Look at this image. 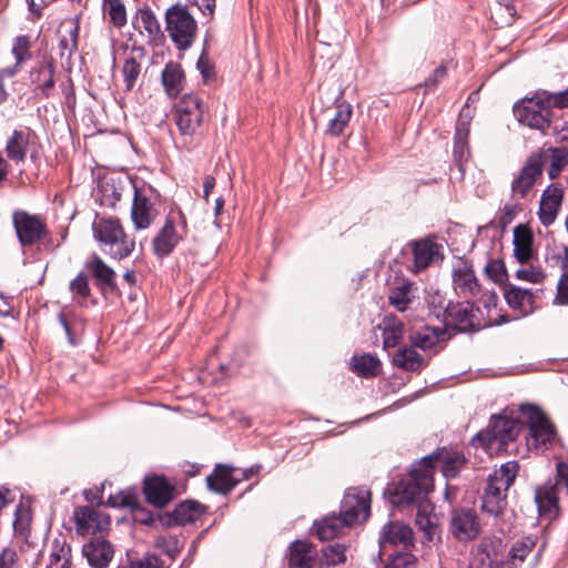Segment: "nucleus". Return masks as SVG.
Masks as SVG:
<instances>
[{
  "mask_svg": "<svg viewBox=\"0 0 568 568\" xmlns=\"http://www.w3.org/2000/svg\"><path fill=\"white\" fill-rule=\"evenodd\" d=\"M449 531L458 541L475 540L481 532V525L471 508L457 507L452 511Z\"/></svg>",
  "mask_w": 568,
  "mask_h": 568,
  "instance_id": "nucleus-11",
  "label": "nucleus"
},
{
  "mask_svg": "<svg viewBox=\"0 0 568 568\" xmlns=\"http://www.w3.org/2000/svg\"><path fill=\"white\" fill-rule=\"evenodd\" d=\"M31 38L30 36H27V34H23V36H18L14 40H13V45H12V54L16 59V62H18V64H22L30 60L31 59Z\"/></svg>",
  "mask_w": 568,
  "mask_h": 568,
  "instance_id": "nucleus-49",
  "label": "nucleus"
},
{
  "mask_svg": "<svg viewBox=\"0 0 568 568\" xmlns=\"http://www.w3.org/2000/svg\"><path fill=\"white\" fill-rule=\"evenodd\" d=\"M12 222L22 246L34 245L48 234L44 221L40 216L26 211H16L12 215Z\"/></svg>",
  "mask_w": 568,
  "mask_h": 568,
  "instance_id": "nucleus-10",
  "label": "nucleus"
},
{
  "mask_svg": "<svg viewBox=\"0 0 568 568\" xmlns=\"http://www.w3.org/2000/svg\"><path fill=\"white\" fill-rule=\"evenodd\" d=\"M77 528L81 534H94L109 525V517L90 506L79 507L74 511Z\"/></svg>",
  "mask_w": 568,
  "mask_h": 568,
  "instance_id": "nucleus-24",
  "label": "nucleus"
},
{
  "mask_svg": "<svg viewBox=\"0 0 568 568\" xmlns=\"http://www.w3.org/2000/svg\"><path fill=\"white\" fill-rule=\"evenodd\" d=\"M38 141L37 133L28 126L13 130L6 143V154L9 160L14 163H21L26 160L27 154L36 145Z\"/></svg>",
  "mask_w": 568,
  "mask_h": 568,
  "instance_id": "nucleus-18",
  "label": "nucleus"
},
{
  "mask_svg": "<svg viewBox=\"0 0 568 568\" xmlns=\"http://www.w3.org/2000/svg\"><path fill=\"white\" fill-rule=\"evenodd\" d=\"M536 153H545V162L550 161L547 170L548 178L550 180L557 179L562 170L568 165V149L567 148H548L539 150Z\"/></svg>",
  "mask_w": 568,
  "mask_h": 568,
  "instance_id": "nucleus-37",
  "label": "nucleus"
},
{
  "mask_svg": "<svg viewBox=\"0 0 568 568\" xmlns=\"http://www.w3.org/2000/svg\"><path fill=\"white\" fill-rule=\"evenodd\" d=\"M69 288L72 293L73 301L80 306H83L85 304L87 298L91 295L89 277L83 272L79 273L70 282Z\"/></svg>",
  "mask_w": 568,
  "mask_h": 568,
  "instance_id": "nucleus-46",
  "label": "nucleus"
},
{
  "mask_svg": "<svg viewBox=\"0 0 568 568\" xmlns=\"http://www.w3.org/2000/svg\"><path fill=\"white\" fill-rule=\"evenodd\" d=\"M454 290L462 296L477 297L480 293V284L475 275L470 261L458 257L453 263L452 270Z\"/></svg>",
  "mask_w": 568,
  "mask_h": 568,
  "instance_id": "nucleus-17",
  "label": "nucleus"
},
{
  "mask_svg": "<svg viewBox=\"0 0 568 568\" xmlns=\"http://www.w3.org/2000/svg\"><path fill=\"white\" fill-rule=\"evenodd\" d=\"M371 511V493L365 489H349L342 501L341 515L348 525L364 521Z\"/></svg>",
  "mask_w": 568,
  "mask_h": 568,
  "instance_id": "nucleus-13",
  "label": "nucleus"
},
{
  "mask_svg": "<svg viewBox=\"0 0 568 568\" xmlns=\"http://www.w3.org/2000/svg\"><path fill=\"white\" fill-rule=\"evenodd\" d=\"M82 552L92 568H106L114 550L102 536H94L83 545Z\"/></svg>",
  "mask_w": 568,
  "mask_h": 568,
  "instance_id": "nucleus-19",
  "label": "nucleus"
},
{
  "mask_svg": "<svg viewBox=\"0 0 568 568\" xmlns=\"http://www.w3.org/2000/svg\"><path fill=\"white\" fill-rule=\"evenodd\" d=\"M104 6L108 11L110 22L116 27L122 28L126 23V10L122 0H104Z\"/></svg>",
  "mask_w": 568,
  "mask_h": 568,
  "instance_id": "nucleus-48",
  "label": "nucleus"
},
{
  "mask_svg": "<svg viewBox=\"0 0 568 568\" xmlns=\"http://www.w3.org/2000/svg\"><path fill=\"white\" fill-rule=\"evenodd\" d=\"M404 336V324L396 316H386L383 321V346L395 347Z\"/></svg>",
  "mask_w": 568,
  "mask_h": 568,
  "instance_id": "nucleus-40",
  "label": "nucleus"
},
{
  "mask_svg": "<svg viewBox=\"0 0 568 568\" xmlns=\"http://www.w3.org/2000/svg\"><path fill=\"white\" fill-rule=\"evenodd\" d=\"M517 277L531 283H539L544 280L545 273L540 268H521L517 271Z\"/></svg>",
  "mask_w": 568,
  "mask_h": 568,
  "instance_id": "nucleus-62",
  "label": "nucleus"
},
{
  "mask_svg": "<svg viewBox=\"0 0 568 568\" xmlns=\"http://www.w3.org/2000/svg\"><path fill=\"white\" fill-rule=\"evenodd\" d=\"M0 568H20L16 549L7 547L0 552Z\"/></svg>",
  "mask_w": 568,
  "mask_h": 568,
  "instance_id": "nucleus-60",
  "label": "nucleus"
},
{
  "mask_svg": "<svg viewBox=\"0 0 568 568\" xmlns=\"http://www.w3.org/2000/svg\"><path fill=\"white\" fill-rule=\"evenodd\" d=\"M546 263L552 268L565 271L568 268V246L564 243H554L547 247Z\"/></svg>",
  "mask_w": 568,
  "mask_h": 568,
  "instance_id": "nucleus-44",
  "label": "nucleus"
},
{
  "mask_svg": "<svg viewBox=\"0 0 568 568\" xmlns=\"http://www.w3.org/2000/svg\"><path fill=\"white\" fill-rule=\"evenodd\" d=\"M505 300L507 304L516 311H519L521 315H528L535 310V294L524 287L509 285L505 288Z\"/></svg>",
  "mask_w": 568,
  "mask_h": 568,
  "instance_id": "nucleus-27",
  "label": "nucleus"
},
{
  "mask_svg": "<svg viewBox=\"0 0 568 568\" xmlns=\"http://www.w3.org/2000/svg\"><path fill=\"white\" fill-rule=\"evenodd\" d=\"M59 39L60 55L70 58L78 50L79 22L78 19H67L61 22Z\"/></svg>",
  "mask_w": 568,
  "mask_h": 568,
  "instance_id": "nucleus-31",
  "label": "nucleus"
},
{
  "mask_svg": "<svg viewBox=\"0 0 568 568\" xmlns=\"http://www.w3.org/2000/svg\"><path fill=\"white\" fill-rule=\"evenodd\" d=\"M379 359L371 354L353 356L352 369L359 376L373 377L381 373Z\"/></svg>",
  "mask_w": 568,
  "mask_h": 568,
  "instance_id": "nucleus-42",
  "label": "nucleus"
},
{
  "mask_svg": "<svg viewBox=\"0 0 568 568\" xmlns=\"http://www.w3.org/2000/svg\"><path fill=\"white\" fill-rule=\"evenodd\" d=\"M485 272L489 278L499 283L506 278V268L501 261L491 260L485 266Z\"/></svg>",
  "mask_w": 568,
  "mask_h": 568,
  "instance_id": "nucleus-58",
  "label": "nucleus"
},
{
  "mask_svg": "<svg viewBox=\"0 0 568 568\" xmlns=\"http://www.w3.org/2000/svg\"><path fill=\"white\" fill-rule=\"evenodd\" d=\"M476 312H478V308H475L468 302L449 304L445 311V320L448 325L465 332L478 325L476 323Z\"/></svg>",
  "mask_w": 568,
  "mask_h": 568,
  "instance_id": "nucleus-22",
  "label": "nucleus"
},
{
  "mask_svg": "<svg viewBox=\"0 0 568 568\" xmlns=\"http://www.w3.org/2000/svg\"><path fill=\"white\" fill-rule=\"evenodd\" d=\"M55 64L52 58H43L30 71V83L36 99H49L55 90Z\"/></svg>",
  "mask_w": 568,
  "mask_h": 568,
  "instance_id": "nucleus-12",
  "label": "nucleus"
},
{
  "mask_svg": "<svg viewBox=\"0 0 568 568\" xmlns=\"http://www.w3.org/2000/svg\"><path fill=\"white\" fill-rule=\"evenodd\" d=\"M517 462H507L494 470L488 479L481 496V510L493 516H499L506 508V494L513 485L518 473Z\"/></svg>",
  "mask_w": 568,
  "mask_h": 568,
  "instance_id": "nucleus-4",
  "label": "nucleus"
},
{
  "mask_svg": "<svg viewBox=\"0 0 568 568\" xmlns=\"http://www.w3.org/2000/svg\"><path fill=\"white\" fill-rule=\"evenodd\" d=\"M446 331L442 327L423 325L409 333V343L423 352L438 353L439 344L446 338Z\"/></svg>",
  "mask_w": 568,
  "mask_h": 568,
  "instance_id": "nucleus-20",
  "label": "nucleus"
},
{
  "mask_svg": "<svg viewBox=\"0 0 568 568\" xmlns=\"http://www.w3.org/2000/svg\"><path fill=\"white\" fill-rule=\"evenodd\" d=\"M351 525L346 524L342 515L326 516L314 525L315 532L321 540H331Z\"/></svg>",
  "mask_w": 568,
  "mask_h": 568,
  "instance_id": "nucleus-36",
  "label": "nucleus"
},
{
  "mask_svg": "<svg viewBox=\"0 0 568 568\" xmlns=\"http://www.w3.org/2000/svg\"><path fill=\"white\" fill-rule=\"evenodd\" d=\"M181 235L178 233L175 222L168 217L162 229L153 239V252L158 257L168 256L179 244Z\"/></svg>",
  "mask_w": 568,
  "mask_h": 568,
  "instance_id": "nucleus-23",
  "label": "nucleus"
},
{
  "mask_svg": "<svg viewBox=\"0 0 568 568\" xmlns=\"http://www.w3.org/2000/svg\"><path fill=\"white\" fill-rule=\"evenodd\" d=\"M408 246L413 253L412 272L415 274L444 260L443 245L429 237L412 241Z\"/></svg>",
  "mask_w": 568,
  "mask_h": 568,
  "instance_id": "nucleus-15",
  "label": "nucleus"
},
{
  "mask_svg": "<svg viewBox=\"0 0 568 568\" xmlns=\"http://www.w3.org/2000/svg\"><path fill=\"white\" fill-rule=\"evenodd\" d=\"M184 74L181 65L170 62L162 72V83L170 97H178L182 91Z\"/></svg>",
  "mask_w": 568,
  "mask_h": 568,
  "instance_id": "nucleus-38",
  "label": "nucleus"
},
{
  "mask_svg": "<svg viewBox=\"0 0 568 568\" xmlns=\"http://www.w3.org/2000/svg\"><path fill=\"white\" fill-rule=\"evenodd\" d=\"M140 73L141 63L135 58H126L122 67V74L126 91H131L134 88Z\"/></svg>",
  "mask_w": 568,
  "mask_h": 568,
  "instance_id": "nucleus-50",
  "label": "nucleus"
},
{
  "mask_svg": "<svg viewBox=\"0 0 568 568\" xmlns=\"http://www.w3.org/2000/svg\"><path fill=\"white\" fill-rule=\"evenodd\" d=\"M158 216L154 204L135 189L131 206V221L136 231L146 230Z\"/></svg>",
  "mask_w": 568,
  "mask_h": 568,
  "instance_id": "nucleus-21",
  "label": "nucleus"
},
{
  "mask_svg": "<svg viewBox=\"0 0 568 568\" xmlns=\"http://www.w3.org/2000/svg\"><path fill=\"white\" fill-rule=\"evenodd\" d=\"M202 514V506L195 501L181 503L174 510L175 519L181 524L195 521Z\"/></svg>",
  "mask_w": 568,
  "mask_h": 568,
  "instance_id": "nucleus-47",
  "label": "nucleus"
},
{
  "mask_svg": "<svg viewBox=\"0 0 568 568\" xmlns=\"http://www.w3.org/2000/svg\"><path fill=\"white\" fill-rule=\"evenodd\" d=\"M134 26L140 33L145 32L152 42H156L163 38L160 22L154 12L149 8L139 9L135 16Z\"/></svg>",
  "mask_w": 568,
  "mask_h": 568,
  "instance_id": "nucleus-34",
  "label": "nucleus"
},
{
  "mask_svg": "<svg viewBox=\"0 0 568 568\" xmlns=\"http://www.w3.org/2000/svg\"><path fill=\"white\" fill-rule=\"evenodd\" d=\"M352 106L348 103H338L335 108L334 116L329 120L326 133L332 136L339 135L348 124L352 116Z\"/></svg>",
  "mask_w": 568,
  "mask_h": 568,
  "instance_id": "nucleus-43",
  "label": "nucleus"
},
{
  "mask_svg": "<svg viewBox=\"0 0 568 568\" xmlns=\"http://www.w3.org/2000/svg\"><path fill=\"white\" fill-rule=\"evenodd\" d=\"M417 558L410 550L398 551L388 556L384 568H415Z\"/></svg>",
  "mask_w": 568,
  "mask_h": 568,
  "instance_id": "nucleus-51",
  "label": "nucleus"
},
{
  "mask_svg": "<svg viewBox=\"0 0 568 568\" xmlns=\"http://www.w3.org/2000/svg\"><path fill=\"white\" fill-rule=\"evenodd\" d=\"M523 428V423L506 412L493 416L486 429L479 432L471 440L475 447L483 448L488 455H498L514 442Z\"/></svg>",
  "mask_w": 568,
  "mask_h": 568,
  "instance_id": "nucleus-2",
  "label": "nucleus"
},
{
  "mask_svg": "<svg viewBox=\"0 0 568 568\" xmlns=\"http://www.w3.org/2000/svg\"><path fill=\"white\" fill-rule=\"evenodd\" d=\"M135 245V239L128 235L123 229L122 235H118L115 240L104 248V252L112 258L123 260L133 253Z\"/></svg>",
  "mask_w": 568,
  "mask_h": 568,
  "instance_id": "nucleus-39",
  "label": "nucleus"
},
{
  "mask_svg": "<svg viewBox=\"0 0 568 568\" xmlns=\"http://www.w3.org/2000/svg\"><path fill=\"white\" fill-rule=\"evenodd\" d=\"M126 568H164V565L158 556L146 554L140 558L130 560Z\"/></svg>",
  "mask_w": 568,
  "mask_h": 568,
  "instance_id": "nucleus-57",
  "label": "nucleus"
},
{
  "mask_svg": "<svg viewBox=\"0 0 568 568\" xmlns=\"http://www.w3.org/2000/svg\"><path fill=\"white\" fill-rule=\"evenodd\" d=\"M429 458H422L413 465L408 476L395 487L392 503L394 505H422L434 488L432 470L427 466Z\"/></svg>",
  "mask_w": 568,
  "mask_h": 568,
  "instance_id": "nucleus-3",
  "label": "nucleus"
},
{
  "mask_svg": "<svg viewBox=\"0 0 568 568\" xmlns=\"http://www.w3.org/2000/svg\"><path fill=\"white\" fill-rule=\"evenodd\" d=\"M565 199V187L560 182L550 183L541 193L538 207L540 223L548 227L552 225L561 210Z\"/></svg>",
  "mask_w": 568,
  "mask_h": 568,
  "instance_id": "nucleus-16",
  "label": "nucleus"
},
{
  "mask_svg": "<svg viewBox=\"0 0 568 568\" xmlns=\"http://www.w3.org/2000/svg\"><path fill=\"white\" fill-rule=\"evenodd\" d=\"M379 552H386L388 548H402L412 550L415 542L413 529L402 521H388L381 530Z\"/></svg>",
  "mask_w": 568,
  "mask_h": 568,
  "instance_id": "nucleus-14",
  "label": "nucleus"
},
{
  "mask_svg": "<svg viewBox=\"0 0 568 568\" xmlns=\"http://www.w3.org/2000/svg\"><path fill=\"white\" fill-rule=\"evenodd\" d=\"M554 304L568 305V273H564L558 282Z\"/></svg>",
  "mask_w": 568,
  "mask_h": 568,
  "instance_id": "nucleus-61",
  "label": "nucleus"
},
{
  "mask_svg": "<svg viewBox=\"0 0 568 568\" xmlns=\"http://www.w3.org/2000/svg\"><path fill=\"white\" fill-rule=\"evenodd\" d=\"M87 270L97 280L98 285L103 288L115 287V272L99 255L94 254L87 263Z\"/></svg>",
  "mask_w": 568,
  "mask_h": 568,
  "instance_id": "nucleus-32",
  "label": "nucleus"
},
{
  "mask_svg": "<svg viewBox=\"0 0 568 568\" xmlns=\"http://www.w3.org/2000/svg\"><path fill=\"white\" fill-rule=\"evenodd\" d=\"M108 504L111 507H128L135 509L138 507L139 500L135 494L122 491L119 495L110 496Z\"/></svg>",
  "mask_w": 568,
  "mask_h": 568,
  "instance_id": "nucleus-56",
  "label": "nucleus"
},
{
  "mask_svg": "<svg viewBox=\"0 0 568 568\" xmlns=\"http://www.w3.org/2000/svg\"><path fill=\"white\" fill-rule=\"evenodd\" d=\"M316 549L313 545L295 540L288 548V568H313Z\"/></svg>",
  "mask_w": 568,
  "mask_h": 568,
  "instance_id": "nucleus-28",
  "label": "nucleus"
},
{
  "mask_svg": "<svg viewBox=\"0 0 568 568\" xmlns=\"http://www.w3.org/2000/svg\"><path fill=\"white\" fill-rule=\"evenodd\" d=\"M196 65L204 80H210L214 77V67L204 54L200 57Z\"/></svg>",
  "mask_w": 568,
  "mask_h": 568,
  "instance_id": "nucleus-64",
  "label": "nucleus"
},
{
  "mask_svg": "<svg viewBox=\"0 0 568 568\" xmlns=\"http://www.w3.org/2000/svg\"><path fill=\"white\" fill-rule=\"evenodd\" d=\"M58 321L64 329V333L67 335L69 344L71 346H77L79 342L74 335V328H73L74 321H75V314L72 312L65 313L64 311H61L58 314Z\"/></svg>",
  "mask_w": 568,
  "mask_h": 568,
  "instance_id": "nucleus-53",
  "label": "nucleus"
},
{
  "mask_svg": "<svg viewBox=\"0 0 568 568\" xmlns=\"http://www.w3.org/2000/svg\"><path fill=\"white\" fill-rule=\"evenodd\" d=\"M122 223L118 217H102L93 223L92 231L94 239L102 243L105 247L118 235H122Z\"/></svg>",
  "mask_w": 568,
  "mask_h": 568,
  "instance_id": "nucleus-33",
  "label": "nucleus"
},
{
  "mask_svg": "<svg viewBox=\"0 0 568 568\" xmlns=\"http://www.w3.org/2000/svg\"><path fill=\"white\" fill-rule=\"evenodd\" d=\"M514 255L521 264L527 263L532 257L534 235L524 224L514 229Z\"/></svg>",
  "mask_w": 568,
  "mask_h": 568,
  "instance_id": "nucleus-29",
  "label": "nucleus"
},
{
  "mask_svg": "<svg viewBox=\"0 0 568 568\" xmlns=\"http://www.w3.org/2000/svg\"><path fill=\"white\" fill-rule=\"evenodd\" d=\"M520 206L517 203H507L500 211L498 216V224L500 227L505 229L508 224L513 222L519 212Z\"/></svg>",
  "mask_w": 568,
  "mask_h": 568,
  "instance_id": "nucleus-59",
  "label": "nucleus"
},
{
  "mask_svg": "<svg viewBox=\"0 0 568 568\" xmlns=\"http://www.w3.org/2000/svg\"><path fill=\"white\" fill-rule=\"evenodd\" d=\"M143 491L150 504L163 507L172 499L173 488L163 477H152L144 480Z\"/></svg>",
  "mask_w": 568,
  "mask_h": 568,
  "instance_id": "nucleus-26",
  "label": "nucleus"
},
{
  "mask_svg": "<svg viewBox=\"0 0 568 568\" xmlns=\"http://www.w3.org/2000/svg\"><path fill=\"white\" fill-rule=\"evenodd\" d=\"M207 486L211 490L226 495L237 484L232 476V469L224 465H217L214 471L206 478Z\"/></svg>",
  "mask_w": 568,
  "mask_h": 568,
  "instance_id": "nucleus-35",
  "label": "nucleus"
},
{
  "mask_svg": "<svg viewBox=\"0 0 568 568\" xmlns=\"http://www.w3.org/2000/svg\"><path fill=\"white\" fill-rule=\"evenodd\" d=\"M552 108H565L559 93L540 91L515 104L514 113L520 123L545 133L551 123Z\"/></svg>",
  "mask_w": 568,
  "mask_h": 568,
  "instance_id": "nucleus-1",
  "label": "nucleus"
},
{
  "mask_svg": "<svg viewBox=\"0 0 568 568\" xmlns=\"http://www.w3.org/2000/svg\"><path fill=\"white\" fill-rule=\"evenodd\" d=\"M536 541L532 537H526L521 540L516 541L511 549L510 556L513 559H518L519 561H524L529 552L534 549Z\"/></svg>",
  "mask_w": 568,
  "mask_h": 568,
  "instance_id": "nucleus-55",
  "label": "nucleus"
},
{
  "mask_svg": "<svg viewBox=\"0 0 568 568\" xmlns=\"http://www.w3.org/2000/svg\"><path fill=\"white\" fill-rule=\"evenodd\" d=\"M424 458H429L427 466H429L432 470L433 478L436 468L440 469L446 479L455 478L468 463L464 453L455 447L438 448L436 452L425 456Z\"/></svg>",
  "mask_w": 568,
  "mask_h": 568,
  "instance_id": "nucleus-8",
  "label": "nucleus"
},
{
  "mask_svg": "<svg viewBox=\"0 0 568 568\" xmlns=\"http://www.w3.org/2000/svg\"><path fill=\"white\" fill-rule=\"evenodd\" d=\"M418 287L414 282L404 281L389 291L388 301L399 312H405L409 305L417 298Z\"/></svg>",
  "mask_w": 568,
  "mask_h": 568,
  "instance_id": "nucleus-30",
  "label": "nucleus"
},
{
  "mask_svg": "<svg viewBox=\"0 0 568 568\" xmlns=\"http://www.w3.org/2000/svg\"><path fill=\"white\" fill-rule=\"evenodd\" d=\"M321 552V565L324 567H335L346 561V547L342 544L327 545Z\"/></svg>",
  "mask_w": 568,
  "mask_h": 568,
  "instance_id": "nucleus-45",
  "label": "nucleus"
},
{
  "mask_svg": "<svg viewBox=\"0 0 568 568\" xmlns=\"http://www.w3.org/2000/svg\"><path fill=\"white\" fill-rule=\"evenodd\" d=\"M30 523V510L20 505L16 510V518L13 521L14 531L21 536H27L29 532Z\"/></svg>",
  "mask_w": 568,
  "mask_h": 568,
  "instance_id": "nucleus-54",
  "label": "nucleus"
},
{
  "mask_svg": "<svg viewBox=\"0 0 568 568\" xmlns=\"http://www.w3.org/2000/svg\"><path fill=\"white\" fill-rule=\"evenodd\" d=\"M468 133V124L464 122L457 124L454 138L453 153L455 162L458 164L460 171H463V163L466 162L469 158Z\"/></svg>",
  "mask_w": 568,
  "mask_h": 568,
  "instance_id": "nucleus-41",
  "label": "nucleus"
},
{
  "mask_svg": "<svg viewBox=\"0 0 568 568\" xmlns=\"http://www.w3.org/2000/svg\"><path fill=\"white\" fill-rule=\"evenodd\" d=\"M165 30L175 47L184 51L192 45L197 24L185 6L174 4L165 12Z\"/></svg>",
  "mask_w": 568,
  "mask_h": 568,
  "instance_id": "nucleus-5",
  "label": "nucleus"
},
{
  "mask_svg": "<svg viewBox=\"0 0 568 568\" xmlns=\"http://www.w3.org/2000/svg\"><path fill=\"white\" fill-rule=\"evenodd\" d=\"M519 410L529 424V435L526 438L528 449H547L548 445L556 438L555 425L536 405L521 404Z\"/></svg>",
  "mask_w": 568,
  "mask_h": 568,
  "instance_id": "nucleus-6",
  "label": "nucleus"
},
{
  "mask_svg": "<svg viewBox=\"0 0 568 568\" xmlns=\"http://www.w3.org/2000/svg\"><path fill=\"white\" fill-rule=\"evenodd\" d=\"M428 362L429 357L419 354L412 344L400 346L393 355V364L409 372H419L427 366Z\"/></svg>",
  "mask_w": 568,
  "mask_h": 568,
  "instance_id": "nucleus-25",
  "label": "nucleus"
},
{
  "mask_svg": "<svg viewBox=\"0 0 568 568\" xmlns=\"http://www.w3.org/2000/svg\"><path fill=\"white\" fill-rule=\"evenodd\" d=\"M447 74V69L444 65L437 67L433 74L425 80L424 85L426 89H434L440 80H443Z\"/></svg>",
  "mask_w": 568,
  "mask_h": 568,
  "instance_id": "nucleus-63",
  "label": "nucleus"
},
{
  "mask_svg": "<svg viewBox=\"0 0 568 568\" xmlns=\"http://www.w3.org/2000/svg\"><path fill=\"white\" fill-rule=\"evenodd\" d=\"M203 105L197 95H185L175 111L174 120L182 136L191 138L202 123Z\"/></svg>",
  "mask_w": 568,
  "mask_h": 568,
  "instance_id": "nucleus-9",
  "label": "nucleus"
},
{
  "mask_svg": "<svg viewBox=\"0 0 568 568\" xmlns=\"http://www.w3.org/2000/svg\"><path fill=\"white\" fill-rule=\"evenodd\" d=\"M545 165V153H531L523 168L514 176L510 190L514 199L524 200L532 191L536 182L541 178Z\"/></svg>",
  "mask_w": 568,
  "mask_h": 568,
  "instance_id": "nucleus-7",
  "label": "nucleus"
},
{
  "mask_svg": "<svg viewBox=\"0 0 568 568\" xmlns=\"http://www.w3.org/2000/svg\"><path fill=\"white\" fill-rule=\"evenodd\" d=\"M415 521L418 528L425 532L428 539H430L435 534L436 525L434 517L429 515L427 506L424 504L419 505Z\"/></svg>",
  "mask_w": 568,
  "mask_h": 568,
  "instance_id": "nucleus-52",
  "label": "nucleus"
}]
</instances>
